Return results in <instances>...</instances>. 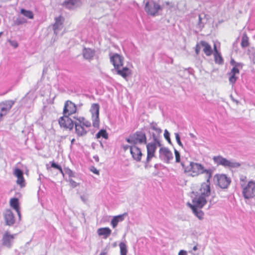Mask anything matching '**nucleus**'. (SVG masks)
Instances as JSON below:
<instances>
[{"instance_id": "f257e3e1", "label": "nucleus", "mask_w": 255, "mask_h": 255, "mask_svg": "<svg viewBox=\"0 0 255 255\" xmlns=\"http://www.w3.org/2000/svg\"><path fill=\"white\" fill-rule=\"evenodd\" d=\"M75 121L70 116L63 115L58 119V124L61 128L67 130H71L75 126V132L79 136L85 135L87 133V128H89L91 123L82 116H74Z\"/></svg>"}, {"instance_id": "f03ea898", "label": "nucleus", "mask_w": 255, "mask_h": 255, "mask_svg": "<svg viewBox=\"0 0 255 255\" xmlns=\"http://www.w3.org/2000/svg\"><path fill=\"white\" fill-rule=\"evenodd\" d=\"M212 176H207L206 182H203L198 187H192V202L198 206H204L207 202V198L211 194L210 180Z\"/></svg>"}, {"instance_id": "7ed1b4c3", "label": "nucleus", "mask_w": 255, "mask_h": 255, "mask_svg": "<svg viewBox=\"0 0 255 255\" xmlns=\"http://www.w3.org/2000/svg\"><path fill=\"white\" fill-rule=\"evenodd\" d=\"M180 162L184 172L189 176L192 177H197L203 173H206L207 176H212L211 170L205 169L201 163L190 161L188 164L187 161H184L183 160Z\"/></svg>"}, {"instance_id": "20e7f679", "label": "nucleus", "mask_w": 255, "mask_h": 255, "mask_svg": "<svg viewBox=\"0 0 255 255\" xmlns=\"http://www.w3.org/2000/svg\"><path fill=\"white\" fill-rule=\"evenodd\" d=\"M110 62L113 65L118 74L125 79L131 74V70L128 67H123L124 57L115 53L110 57Z\"/></svg>"}, {"instance_id": "39448f33", "label": "nucleus", "mask_w": 255, "mask_h": 255, "mask_svg": "<svg viewBox=\"0 0 255 255\" xmlns=\"http://www.w3.org/2000/svg\"><path fill=\"white\" fill-rule=\"evenodd\" d=\"M240 185L243 196L245 199H249L255 197V181L251 180L247 182V177L242 176L240 178Z\"/></svg>"}, {"instance_id": "423d86ee", "label": "nucleus", "mask_w": 255, "mask_h": 255, "mask_svg": "<svg viewBox=\"0 0 255 255\" xmlns=\"http://www.w3.org/2000/svg\"><path fill=\"white\" fill-rule=\"evenodd\" d=\"M128 142L131 144H146V136L145 133L138 131L131 135L129 138H127Z\"/></svg>"}, {"instance_id": "0eeeda50", "label": "nucleus", "mask_w": 255, "mask_h": 255, "mask_svg": "<svg viewBox=\"0 0 255 255\" xmlns=\"http://www.w3.org/2000/svg\"><path fill=\"white\" fill-rule=\"evenodd\" d=\"M161 144L158 140H154L146 144L147 157L146 161L149 162L154 156L157 146H160Z\"/></svg>"}, {"instance_id": "6e6552de", "label": "nucleus", "mask_w": 255, "mask_h": 255, "mask_svg": "<svg viewBox=\"0 0 255 255\" xmlns=\"http://www.w3.org/2000/svg\"><path fill=\"white\" fill-rule=\"evenodd\" d=\"M201 46L203 48V51L205 54L209 56L213 53V50L211 45L206 41L202 40L197 43L195 47V51L196 55H198L201 50Z\"/></svg>"}, {"instance_id": "1a4fd4ad", "label": "nucleus", "mask_w": 255, "mask_h": 255, "mask_svg": "<svg viewBox=\"0 0 255 255\" xmlns=\"http://www.w3.org/2000/svg\"><path fill=\"white\" fill-rule=\"evenodd\" d=\"M160 9V5L152 0H149L145 3V10L148 15L154 16Z\"/></svg>"}, {"instance_id": "9d476101", "label": "nucleus", "mask_w": 255, "mask_h": 255, "mask_svg": "<svg viewBox=\"0 0 255 255\" xmlns=\"http://www.w3.org/2000/svg\"><path fill=\"white\" fill-rule=\"evenodd\" d=\"M213 160L218 165H221L229 167H236L240 166V164L238 163L232 162L221 156H214Z\"/></svg>"}, {"instance_id": "9b49d317", "label": "nucleus", "mask_w": 255, "mask_h": 255, "mask_svg": "<svg viewBox=\"0 0 255 255\" xmlns=\"http://www.w3.org/2000/svg\"><path fill=\"white\" fill-rule=\"evenodd\" d=\"M77 110L76 105L72 101L67 100L64 103L62 114L63 115L70 116L75 114Z\"/></svg>"}, {"instance_id": "f8f14e48", "label": "nucleus", "mask_w": 255, "mask_h": 255, "mask_svg": "<svg viewBox=\"0 0 255 255\" xmlns=\"http://www.w3.org/2000/svg\"><path fill=\"white\" fill-rule=\"evenodd\" d=\"M14 102L12 100H8L0 104V121L10 111Z\"/></svg>"}, {"instance_id": "ddd939ff", "label": "nucleus", "mask_w": 255, "mask_h": 255, "mask_svg": "<svg viewBox=\"0 0 255 255\" xmlns=\"http://www.w3.org/2000/svg\"><path fill=\"white\" fill-rule=\"evenodd\" d=\"M215 177L217 180V184L221 188L225 189L228 187L231 183L230 178L225 174H217Z\"/></svg>"}, {"instance_id": "4468645a", "label": "nucleus", "mask_w": 255, "mask_h": 255, "mask_svg": "<svg viewBox=\"0 0 255 255\" xmlns=\"http://www.w3.org/2000/svg\"><path fill=\"white\" fill-rule=\"evenodd\" d=\"M4 219L5 224L7 226H12L15 222L14 215L10 209H7L5 210L4 214Z\"/></svg>"}, {"instance_id": "2eb2a0df", "label": "nucleus", "mask_w": 255, "mask_h": 255, "mask_svg": "<svg viewBox=\"0 0 255 255\" xmlns=\"http://www.w3.org/2000/svg\"><path fill=\"white\" fill-rule=\"evenodd\" d=\"M14 175L17 177L16 183L21 187L25 186V180L22 170L18 168H15L14 171Z\"/></svg>"}, {"instance_id": "dca6fc26", "label": "nucleus", "mask_w": 255, "mask_h": 255, "mask_svg": "<svg viewBox=\"0 0 255 255\" xmlns=\"http://www.w3.org/2000/svg\"><path fill=\"white\" fill-rule=\"evenodd\" d=\"M130 153L133 158L136 161H139L141 160L142 154L139 148L135 145H132L130 147Z\"/></svg>"}, {"instance_id": "f3484780", "label": "nucleus", "mask_w": 255, "mask_h": 255, "mask_svg": "<svg viewBox=\"0 0 255 255\" xmlns=\"http://www.w3.org/2000/svg\"><path fill=\"white\" fill-rule=\"evenodd\" d=\"M14 235L10 234L8 232H6L2 237V245L8 248H10L14 238Z\"/></svg>"}, {"instance_id": "a211bd4d", "label": "nucleus", "mask_w": 255, "mask_h": 255, "mask_svg": "<svg viewBox=\"0 0 255 255\" xmlns=\"http://www.w3.org/2000/svg\"><path fill=\"white\" fill-rule=\"evenodd\" d=\"M188 205L191 208L192 210L193 213L197 216V217L201 219L203 218L204 213L203 212L198 209H201L204 206H198L195 204L194 202H192V204L188 203Z\"/></svg>"}, {"instance_id": "6ab92c4d", "label": "nucleus", "mask_w": 255, "mask_h": 255, "mask_svg": "<svg viewBox=\"0 0 255 255\" xmlns=\"http://www.w3.org/2000/svg\"><path fill=\"white\" fill-rule=\"evenodd\" d=\"M95 51L90 48H84L83 49L82 54L84 58L87 60H91L95 55Z\"/></svg>"}, {"instance_id": "aec40b11", "label": "nucleus", "mask_w": 255, "mask_h": 255, "mask_svg": "<svg viewBox=\"0 0 255 255\" xmlns=\"http://www.w3.org/2000/svg\"><path fill=\"white\" fill-rule=\"evenodd\" d=\"M97 233L99 236H103V238L106 239L111 234L112 231L108 227L101 228L98 229Z\"/></svg>"}, {"instance_id": "412c9836", "label": "nucleus", "mask_w": 255, "mask_h": 255, "mask_svg": "<svg viewBox=\"0 0 255 255\" xmlns=\"http://www.w3.org/2000/svg\"><path fill=\"white\" fill-rule=\"evenodd\" d=\"M159 153L161 155L165 158L167 161H169L173 158L172 153L167 148H160L159 150Z\"/></svg>"}, {"instance_id": "4be33fe9", "label": "nucleus", "mask_w": 255, "mask_h": 255, "mask_svg": "<svg viewBox=\"0 0 255 255\" xmlns=\"http://www.w3.org/2000/svg\"><path fill=\"white\" fill-rule=\"evenodd\" d=\"M150 129L153 131L152 132L154 140H158L157 137L160 134L162 130L157 127L156 124H151L150 125Z\"/></svg>"}, {"instance_id": "5701e85b", "label": "nucleus", "mask_w": 255, "mask_h": 255, "mask_svg": "<svg viewBox=\"0 0 255 255\" xmlns=\"http://www.w3.org/2000/svg\"><path fill=\"white\" fill-rule=\"evenodd\" d=\"M9 205L11 207L14 209L19 216H20V208L19 206L18 199L16 198H12L10 199Z\"/></svg>"}, {"instance_id": "b1692460", "label": "nucleus", "mask_w": 255, "mask_h": 255, "mask_svg": "<svg viewBox=\"0 0 255 255\" xmlns=\"http://www.w3.org/2000/svg\"><path fill=\"white\" fill-rule=\"evenodd\" d=\"M80 0H65L62 3L68 9L73 8L79 2Z\"/></svg>"}, {"instance_id": "393cba45", "label": "nucleus", "mask_w": 255, "mask_h": 255, "mask_svg": "<svg viewBox=\"0 0 255 255\" xmlns=\"http://www.w3.org/2000/svg\"><path fill=\"white\" fill-rule=\"evenodd\" d=\"M124 219V218L123 215H120L114 217L111 223L113 228H116L118 225L119 222L123 221Z\"/></svg>"}, {"instance_id": "a878e982", "label": "nucleus", "mask_w": 255, "mask_h": 255, "mask_svg": "<svg viewBox=\"0 0 255 255\" xmlns=\"http://www.w3.org/2000/svg\"><path fill=\"white\" fill-rule=\"evenodd\" d=\"M241 45L243 48L248 47L249 45V38L246 33L243 35Z\"/></svg>"}, {"instance_id": "bb28decb", "label": "nucleus", "mask_w": 255, "mask_h": 255, "mask_svg": "<svg viewBox=\"0 0 255 255\" xmlns=\"http://www.w3.org/2000/svg\"><path fill=\"white\" fill-rule=\"evenodd\" d=\"M63 19L64 18L61 16L55 18V22L53 24L54 30H55L58 29L59 26H61L63 24Z\"/></svg>"}, {"instance_id": "cd10ccee", "label": "nucleus", "mask_w": 255, "mask_h": 255, "mask_svg": "<svg viewBox=\"0 0 255 255\" xmlns=\"http://www.w3.org/2000/svg\"><path fill=\"white\" fill-rule=\"evenodd\" d=\"M100 106L98 104H93L92 105L90 112L93 115H99Z\"/></svg>"}, {"instance_id": "c85d7f7f", "label": "nucleus", "mask_w": 255, "mask_h": 255, "mask_svg": "<svg viewBox=\"0 0 255 255\" xmlns=\"http://www.w3.org/2000/svg\"><path fill=\"white\" fill-rule=\"evenodd\" d=\"M119 247L120 250V255H127L128 251L126 244L124 242H121L119 244Z\"/></svg>"}, {"instance_id": "c756f323", "label": "nucleus", "mask_w": 255, "mask_h": 255, "mask_svg": "<svg viewBox=\"0 0 255 255\" xmlns=\"http://www.w3.org/2000/svg\"><path fill=\"white\" fill-rule=\"evenodd\" d=\"M20 13L29 19H33L34 17L32 11L23 8L20 9Z\"/></svg>"}, {"instance_id": "7c9ffc66", "label": "nucleus", "mask_w": 255, "mask_h": 255, "mask_svg": "<svg viewBox=\"0 0 255 255\" xmlns=\"http://www.w3.org/2000/svg\"><path fill=\"white\" fill-rule=\"evenodd\" d=\"M93 126L94 128H99L100 126L99 115L92 116Z\"/></svg>"}, {"instance_id": "2f4dec72", "label": "nucleus", "mask_w": 255, "mask_h": 255, "mask_svg": "<svg viewBox=\"0 0 255 255\" xmlns=\"http://www.w3.org/2000/svg\"><path fill=\"white\" fill-rule=\"evenodd\" d=\"M96 137L97 138L102 137L104 139H107L108 138V133L105 129H101L96 134Z\"/></svg>"}, {"instance_id": "473e14b6", "label": "nucleus", "mask_w": 255, "mask_h": 255, "mask_svg": "<svg viewBox=\"0 0 255 255\" xmlns=\"http://www.w3.org/2000/svg\"><path fill=\"white\" fill-rule=\"evenodd\" d=\"M214 57L216 63L222 65L224 63V59L220 53H214Z\"/></svg>"}, {"instance_id": "72a5a7b5", "label": "nucleus", "mask_w": 255, "mask_h": 255, "mask_svg": "<svg viewBox=\"0 0 255 255\" xmlns=\"http://www.w3.org/2000/svg\"><path fill=\"white\" fill-rule=\"evenodd\" d=\"M26 22H27V21L25 18H24L23 17H18L15 20L14 23L16 25H20V24H22L23 23H25Z\"/></svg>"}, {"instance_id": "f704fd0d", "label": "nucleus", "mask_w": 255, "mask_h": 255, "mask_svg": "<svg viewBox=\"0 0 255 255\" xmlns=\"http://www.w3.org/2000/svg\"><path fill=\"white\" fill-rule=\"evenodd\" d=\"M241 65V64H236L235 65V66L232 69L230 73H232L233 74H239V70L237 68V67Z\"/></svg>"}, {"instance_id": "c9c22d12", "label": "nucleus", "mask_w": 255, "mask_h": 255, "mask_svg": "<svg viewBox=\"0 0 255 255\" xmlns=\"http://www.w3.org/2000/svg\"><path fill=\"white\" fill-rule=\"evenodd\" d=\"M229 75H230L229 79L230 82L233 84H235L238 77L236 76V74H233L231 73H230Z\"/></svg>"}, {"instance_id": "e433bc0d", "label": "nucleus", "mask_w": 255, "mask_h": 255, "mask_svg": "<svg viewBox=\"0 0 255 255\" xmlns=\"http://www.w3.org/2000/svg\"><path fill=\"white\" fill-rule=\"evenodd\" d=\"M51 166L52 167L59 170L61 174H64L62 167L60 165L57 164L54 162H51Z\"/></svg>"}, {"instance_id": "4c0bfd02", "label": "nucleus", "mask_w": 255, "mask_h": 255, "mask_svg": "<svg viewBox=\"0 0 255 255\" xmlns=\"http://www.w3.org/2000/svg\"><path fill=\"white\" fill-rule=\"evenodd\" d=\"M69 182L70 185L72 188H75L80 185V183H77L76 181L73 180L72 179H69Z\"/></svg>"}, {"instance_id": "58836bf2", "label": "nucleus", "mask_w": 255, "mask_h": 255, "mask_svg": "<svg viewBox=\"0 0 255 255\" xmlns=\"http://www.w3.org/2000/svg\"><path fill=\"white\" fill-rule=\"evenodd\" d=\"M174 153H175L176 162H177V163L180 162V153L176 149H174Z\"/></svg>"}, {"instance_id": "ea45409f", "label": "nucleus", "mask_w": 255, "mask_h": 255, "mask_svg": "<svg viewBox=\"0 0 255 255\" xmlns=\"http://www.w3.org/2000/svg\"><path fill=\"white\" fill-rule=\"evenodd\" d=\"M8 41L9 43V44H10V45L11 46H12L13 47H14V48H16L18 46V43L15 40H8Z\"/></svg>"}, {"instance_id": "a19ab883", "label": "nucleus", "mask_w": 255, "mask_h": 255, "mask_svg": "<svg viewBox=\"0 0 255 255\" xmlns=\"http://www.w3.org/2000/svg\"><path fill=\"white\" fill-rule=\"evenodd\" d=\"M164 136L165 138L168 142H170V136H169V133L168 132V131L166 129H165V131H164Z\"/></svg>"}, {"instance_id": "79ce46f5", "label": "nucleus", "mask_w": 255, "mask_h": 255, "mask_svg": "<svg viewBox=\"0 0 255 255\" xmlns=\"http://www.w3.org/2000/svg\"><path fill=\"white\" fill-rule=\"evenodd\" d=\"M176 140L179 145H182V142L180 141V138L178 133L175 134Z\"/></svg>"}, {"instance_id": "37998d69", "label": "nucleus", "mask_w": 255, "mask_h": 255, "mask_svg": "<svg viewBox=\"0 0 255 255\" xmlns=\"http://www.w3.org/2000/svg\"><path fill=\"white\" fill-rule=\"evenodd\" d=\"M91 171L92 172H93L94 173L96 174H98L99 175V171L98 170H97L96 168H94V167H93L91 169Z\"/></svg>"}, {"instance_id": "c03bdc74", "label": "nucleus", "mask_w": 255, "mask_h": 255, "mask_svg": "<svg viewBox=\"0 0 255 255\" xmlns=\"http://www.w3.org/2000/svg\"><path fill=\"white\" fill-rule=\"evenodd\" d=\"M178 255H187V254L185 251H180L178 253Z\"/></svg>"}, {"instance_id": "a18cd8bd", "label": "nucleus", "mask_w": 255, "mask_h": 255, "mask_svg": "<svg viewBox=\"0 0 255 255\" xmlns=\"http://www.w3.org/2000/svg\"><path fill=\"white\" fill-rule=\"evenodd\" d=\"M214 53H219V52L217 50V46H216V44H214Z\"/></svg>"}, {"instance_id": "49530a36", "label": "nucleus", "mask_w": 255, "mask_h": 255, "mask_svg": "<svg viewBox=\"0 0 255 255\" xmlns=\"http://www.w3.org/2000/svg\"><path fill=\"white\" fill-rule=\"evenodd\" d=\"M231 64L234 66V67L235 66V65L236 64H238V63H236L233 59H232V60L231 61Z\"/></svg>"}, {"instance_id": "de8ad7c7", "label": "nucleus", "mask_w": 255, "mask_h": 255, "mask_svg": "<svg viewBox=\"0 0 255 255\" xmlns=\"http://www.w3.org/2000/svg\"><path fill=\"white\" fill-rule=\"evenodd\" d=\"M69 175L70 177H74V173L71 170L69 172Z\"/></svg>"}, {"instance_id": "09e8293b", "label": "nucleus", "mask_w": 255, "mask_h": 255, "mask_svg": "<svg viewBox=\"0 0 255 255\" xmlns=\"http://www.w3.org/2000/svg\"><path fill=\"white\" fill-rule=\"evenodd\" d=\"M128 145H126L124 146V149H125V150H126L128 149Z\"/></svg>"}, {"instance_id": "8fccbe9b", "label": "nucleus", "mask_w": 255, "mask_h": 255, "mask_svg": "<svg viewBox=\"0 0 255 255\" xmlns=\"http://www.w3.org/2000/svg\"><path fill=\"white\" fill-rule=\"evenodd\" d=\"M199 22H201V21H202V18L201 17V15H199Z\"/></svg>"}, {"instance_id": "3c124183", "label": "nucleus", "mask_w": 255, "mask_h": 255, "mask_svg": "<svg viewBox=\"0 0 255 255\" xmlns=\"http://www.w3.org/2000/svg\"><path fill=\"white\" fill-rule=\"evenodd\" d=\"M75 141V139L74 138H73L71 141V144H73V143Z\"/></svg>"}, {"instance_id": "603ef678", "label": "nucleus", "mask_w": 255, "mask_h": 255, "mask_svg": "<svg viewBox=\"0 0 255 255\" xmlns=\"http://www.w3.org/2000/svg\"><path fill=\"white\" fill-rule=\"evenodd\" d=\"M99 255H106V253H102Z\"/></svg>"}, {"instance_id": "864d4df0", "label": "nucleus", "mask_w": 255, "mask_h": 255, "mask_svg": "<svg viewBox=\"0 0 255 255\" xmlns=\"http://www.w3.org/2000/svg\"><path fill=\"white\" fill-rule=\"evenodd\" d=\"M193 250L194 251H196L197 250V247L196 246H195L194 248H193Z\"/></svg>"}, {"instance_id": "5fc2aeb1", "label": "nucleus", "mask_w": 255, "mask_h": 255, "mask_svg": "<svg viewBox=\"0 0 255 255\" xmlns=\"http://www.w3.org/2000/svg\"><path fill=\"white\" fill-rule=\"evenodd\" d=\"M2 34H3L2 32H0V37H1V36L2 35Z\"/></svg>"}]
</instances>
